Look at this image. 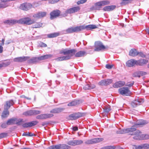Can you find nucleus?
I'll use <instances>...</instances> for the list:
<instances>
[{
	"label": "nucleus",
	"instance_id": "obj_1",
	"mask_svg": "<svg viewBox=\"0 0 149 149\" xmlns=\"http://www.w3.org/2000/svg\"><path fill=\"white\" fill-rule=\"evenodd\" d=\"M96 25H89L85 26L82 25L79 26H77L75 27H71L69 28L65 31L66 33H72L73 32H77L81 31L82 30L86 29L87 30H91L95 29L97 28Z\"/></svg>",
	"mask_w": 149,
	"mask_h": 149
},
{
	"label": "nucleus",
	"instance_id": "obj_2",
	"mask_svg": "<svg viewBox=\"0 0 149 149\" xmlns=\"http://www.w3.org/2000/svg\"><path fill=\"white\" fill-rule=\"evenodd\" d=\"M77 52V50L75 49H72L69 50H61L60 53L63 54L65 56L58 57L55 59L57 61H61L70 59L71 57L74 55V54Z\"/></svg>",
	"mask_w": 149,
	"mask_h": 149
},
{
	"label": "nucleus",
	"instance_id": "obj_3",
	"mask_svg": "<svg viewBox=\"0 0 149 149\" xmlns=\"http://www.w3.org/2000/svg\"><path fill=\"white\" fill-rule=\"evenodd\" d=\"M109 3L110 2L107 0H104L100 1L95 3L94 6L92 7L91 8V9L92 10H99L100 8V6L108 5Z\"/></svg>",
	"mask_w": 149,
	"mask_h": 149
},
{
	"label": "nucleus",
	"instance_id": "obj_4",
	"mask_svg": "<svg viewBox=\"0 0 149 149\" xmlns=\"http://www.w3.org/2000/svg\"><path fill=\"white\" fill-rule=\"evenodd\" d=\"M17 23L26 24L27 25H31L34 23V22L28 17L22 18L18 20H17Z\"/></svg>",
	"mask_w": 149,
	"mask_h": 149
},
{
	"label": "nucleus",
	"instance_id": "obj_5",
	"mask_svg": "<svg viewBox=\"0 0 149 149\" xmlns=\"http://www.w3.org/2000/svg\"><path fill=\"white\" fill-rule=\"evenodd\" d=\"M120 94L123 95L129 96L131 94V91L129 89L126 87L120 88L119 89Z\"/></svg>",
	"mask_w": 149,
	"mask_h": 149
},
{
	"label": "nucleus",
	"instance_id": "obj_6",
	"mask_svg": "<svg viewBox=\"0 0 149 149\" xmlns=\"http://www.w3.org/2000/svg\"><path fill=\"white\" fill-rule=\"evenodd\" d=\"M80 8L78 6H76L67 9L65 14V16H67L68 14L78 12L80 10Z\"/></svg>",
	"mask_w": 149,
	"mask_h": 149
},
{
	"label": "nucleus",
	"instance_id": "obj_7",
	"mask_svg": "<svg viewBox=\"0 0 149 149\" xmlns=\"http://www.w3.org/2000/svg\"><path fill=\"white\" fill-rule=\"evenodd\" d=\"M95 47L94 51L97 52L102 50L105 48V47L102 44V43L100 42H95Z\"/></svg>",
	"mask_w": 149,
	"mask_h": 149
},
{
	"label": "nucleus",
	"instance_id": "obj_8",
	"mask_svg": "<svg viewBox=\"0 0 149 149\" xmlns=\"http://www.w3.org/2000/svg\"><path fill=\"white\" fill-rule=\"evenodd\" d=\"M54 116L53 114L49 113H44L38 115L36 118L38 119H46L52 117Z\"/></svg>",
	"mask_w": 149,
	"mask_h": 149
},
{
	"label": "nucleus",
	"instance_id": "obj_9",
	"mask_svg": "<svg viewBox=\"0 0 149 149\" xmlns=\"http://www.w3.org/2000/svg\"><path fill=\"white\" fill-rule=\"evenodd\" d=\"M32 5L29 3H24L21 4L19 7L20 9L25 11H27L31 8Z\"/></svg>",
	"mask_w": 149,
	"mask_h": 149
},
{
	"label": "nucleus",
	"instance_id": "obj_10",
	"mask_svg": "<svg viewBox=\"0 0 149 149\" xmlns=\"http://www.w3.org/2000/svg\"><path fill=\"white\" fill-rule=\"evenodd\" d=\"M103 140L102 138H96L86 141L85 143L87 144H91L100 142Z\"/></svg>",
	"mask_w": 149,
	"mask_h": 149
},
{
	"label": "nucleus",
	"instance_id": "obj_11",
	"mask_svg": "<svg viewBox=\"0 0 149 149\" xmlns=\"http://www.w3.org/2000/svg\"><path fill=\"white\" fill-rule=\"evenodd\" d=\"M84 116L83 114L81 113H73L69 116V118L71 120H74L82 117Z\"/></svg>",
	"mask_w": 149,
	"mask_h": 149
},
{
	"label": "nucleus",
	"instance_id": "obj_12",
	"mask_svg": "<svg viewBox=\"0 0 149 149\" xmlns=\"http://www.w3.org/2000/svg\"><path fill=\"white\" fill-rule=\"evenodd\" d=\"M61 13V11L58 10H56L53 11L50 13V18L53 19L58 17Z\"/></svg>",
	"mask_w": 149,
	"mask_h": 149
},
{
	"label": "nucleus",
	"instance_id": "obj_13",
	"mask_svg": "<svg viewBox=\"0 0 149 149\" xmlns=\"http://www.w3.org/2000/svg\"><path fill=\"white\" fill-rule=\"evenodd\" d=\"M46 14L45 12H39L34 14L33 17L35 18L39 19L45 16Z\"/></svg>",
	"mask_w": 149,
	"mask_h": 149
},
{
	"label": "nucleus",
	"instance_id": "obj_14",
	"mask_svg": "<svg viewBox=\"0 0 149 149\" xmlns=\"http://www.w3.org/2000/svg\"><path fill=\"white\" fill-rule=\"evenodd\" d=\"M113 81L111 79H107L101 80L99 83V84L101 86L107 85L111 83Z\"/></svg>",
	"mask_w": 149,
	"mask_h": 149
},
{
	"label": "nucleus",
	"instance_id": "obj_15",
	"mask_svg": "<svg viewBox=\"0 0 149 149\" xmlns=\"http://www.w3.org/2000/svg\"><path fill=\"white\" fill-rule=\"evenodd\" d=\"M38 123V122L36 121H33L29 123H25L22 125L24 127H30L36 125Z\"/></svg>",
	"mask_w": 149,
	"mask_h": 149
},
{
	"label": "nucleus",
	"instance_id": "obj_16",
	"mask_svg": "<svg viewBox=\"0 0 149 149\" xmlns=\"http://www.w3.org/2000/svg\"><path fill=\"white\" fill-rule=\"evenodd\" d=\"M141 132L139 130H136L134 132L132 133L130 135H134L133 138L134 139L139 140Z\"/></svg>",
	"mask_w": 149,
	"mask_h": 149
},
{
	"label": "nucleus",
	"instance_id": "obj_17",
	"mask_svg": "<svg viewBox=\"0 0 149 149\" xmlns=\"http://www.w3.org/2000/svg\"><path fill=\"white\" fill-rule=\"evenodd\" d=\"M30 57L29 56H23L17 57L14 59V61L19 62H23L29 59Z\"/></svg>",
	"mask_w": 149,
	"mask_h": 149
},
{
	"label": "nucleus",
	"instance_id": "obj_18",
	"mask_svg": "<svg viewBox=\"0 0 149 149\" xmlns=\"http://www.w3.org/2000/svg\"><path fill=\"white\" fill-rule=\"evenodd\" d=\"M136 65V60L132 59L128 61L126 63V65L128 67H132Z\"/></svg>",
	"mask_w": 149,
	"mask_h": 149
},
{
	"label": "nucleus",
	"instance_id": "obj_19",
	"mask_svg": "<svg viewBox=\"0 0 149 149\" xmlns=\"http://www.w3.org/2000/svg\"><path fill=\"white\" fill-rule=\"evenodd\" d=\"M15 104V102L12 100L6 101V104L4 105V107L6 108L9 109L11 106H13Z\"/></svg>",
	"mask_w": 149,
	"mask_h": 149
},
{
	"label": "nucleus",
	"instance_id": "obj_20",
	"mask_svg": "<svg viewBox=\"0 0 149 149\" xmlns=\"http://www.w3.org/2000/svg\"><path fill=\"white\" fill-rule=\"evenodd\" d=\"M148 62V60L144 59H141L136 60V65L142 66L146 64Z\"/></svg>",
	"mask_w": 149,
	"mask_h": 149
},
{
	"label": "nucleus",
	"instance_id": "obj_21",
	"mask_svg": "<svg viewBox=\"0 0 149 149\" xmlns=\"http://www.w3.org/2000/svg\"><path fill=\"white\" fill-rule=\"evenodd\" d=\"M116 7L115 5H111L105 6L103 8V10L104 11H110L114 9Z\"/></svg>",
	"mask_w": 149,
	"mask_h": 149
},
{
	"label": "nucleus",
	"instance_id": "obj_22",
	"mask_svg": "<svg viewBox=\"0 0 149 149\" xmlns=\"http://www.w3.org/2000/svg\"><path fill=\"white\" fill-rule=\"evenodd\" d=\"M57 149H69L70 148V146L66 144H59L57 145Z\"/></svg>",
	"mask_w": 149,
	"mask_h": 149
},
{
	"label": "nucleus",
	"instance_id": "obj_23",
	"mask_svg": "<svg viewBox=\"0 0 149 149\" xmlns=\"http://www.w3.org/2000/svg\"><path fill=\"white\" fill-rule=\"evenodd\" d=\"M75 56L77 57H79L84 56L86 55V52L84 51H81L76 53L74 54Z\"/></svg>",
	"mask_w": 149,
	"mask_h": 149
},
{
	"label": "nucleus",
	"instance_id": "obj_24",
	"mask_svg": "<svg viewBox=\"0 0 149 149\" xmlns=\"http://www.w3.org/2000/svg\"><path fill=\"white\" fill-rule=\"evenodd\" d=\"M141 101L140 100H136L132 102L131 103V105L132 107L134 108L141 104Z\"/></svg>",
	"mask_w": 149,
	"mask_h": 149
},
{
	"label": "nucleus",
	"instance_id": "obj_25",
	"mask_svg": "<svg viewBox=\"0 0 149 149\" xmlns=\"http://www.w3.org/2000/svg\"><path fill=\"white\" fill-rule=\"evenodd\" d=\"M125 84V82L120 81L115 83L113 85L114 88H118L123 86Z\"/></svg>",
	"mask_w": 149,
	"mask_h": 149
},
{
	"label": "nucleus",
	"instance_id": "obj_26",
	"mask_svg": "<svg viewBox=\"0 0 149 149\" xmlns=\"http://www.w3.org/2000/svg\"><path fill=\"white\" fill-rule=\"evenodd\" d=\"M81 103V102L80 100H74L71 102L69 103L68 105L69 106H74L77 105Z\"/></svg>",
	"mask_w": 149,
	"mask_h": 149
},
{
	"label": "nucleus",
	"instance_id": "obj_27",
	"mask_svg": "<svg viewBox=\"0 0 149 149\" xmlns=\"http://www.w3.org/2000/svg\"><path fill=\"white\" fill-rule=\"evenodd\" d=\"M138 52L134 49H132L129 52V55L132 56H135L138 55Z\"/></svg>",
	"mask_w": 149,
	"mask_h": 149
},
{
	"label": "nucleus",
	"instance_id": "obj_28",
	"mask_svg": "<svg viewBox=\"0 0 149 149\" xmlns=\"http://www.w3.org/2000/svg\"><path fill=\"white\" fill-rule=\"evenodd\" d=\"M4 110L1 115L3 118H5L8 116L9 115V111H8L9 109L6 108L4 107Z\"/></svg>",
	"mask_w": 149,
	"mask_h": 149
},
{
	"label": "nucleus",
	"instance_id": "obj_29",
	"mask_svg": "<svg viewBox=\"0 0 149 149\" xmlns=\"http://www.w3.org/2000/svg\"><path fill=\"white\" fill-rule=\"evenodd\" d=\"M64 110V109L61 108H58L53 109L50 111V112L52 113H58Z\"/></svg>",
	"mask_w": 149,
	"mask_h": 149
},
{
	"label": "nucleus",
	"instance_id": "obj_30",
	"mask_svg": "<svg viewBox=\"0 0 149 149\" xmlns=\"http://www.w3.org/2000/svg\"><path fill=\"white\" fill-rule=\"evenodd\" d=\"M52 57L53 55H52L47 54L39 57V58L40 60V61L50 58Z\"/></svg>",
	"mask_w": 149,
	"mask_h": 149
},
{
	"label": "nucleus",
	"instance_id": "obj_31",
	"mask_svg": "<svg viewBox=\"0 0 149 149\" xmlns=\"http://www.w3.org/2000/svg\"><path fill=\"white\" fill-rule=\"evenodd\" d=\"M135 125L132 126L131 128L126 129V133H130V134L134 132L136 130V128L135 127Z\"/></svg>",
	"mask_w": 149,
	"mask_h": 149
},
{
	"label": "nucleus",
	"instance_id": "obj_32",
	"mask_svg": "<svg viewBox=\"0 0 149 149\" xmlns=\"http://www.w3.org/2000/svg\"><path fill=\"white\" fill-rule=\"evenodd\" d=\"M40 61L39 57H33L32 58L29 60L28 61V62L29 63H35Z\"/></svg>",
	"mask_w": 149,
	"mask_h": 149
},
{
	"label": "nucleus",
	"instance_id": "obj_33",
	"mask_svg": "<svg viewBox=\"0 0 149 149\" xmlns=\"http://www.w3.org/2000/svg\"><path fill=\"white\" fill-rule=\"evenodd\" d=\"M148 122L144 120H137L135 124V127L138 125H142L146 124L148 123Z\"/></svg>",
	"mask_w": 149,
	"mask_h": 149
},
{
	"label": "nucleus",
	"instance_id": "obj_34",
	"mask_svg": "<svg viewBox=\"0 0 149 149\" xmlns=\"http://www.w3.org/2000/svg\"><path fill=\"white\" fill-rule=\"evenodd\" d=\"M4 23L8 24H12L17 23V20L15 19L7 20L4 21Z\"/></svg>",
	"mask_w": 149,
	"mask_h": 149
},
{
	"label": "nucleus",
	"instance_id": "obj_35",
	"mask_svg": "<svg viewBox=\"0 0 149 149\" xmlns=\"http://www.w3.org/2000/svg\"><path fill=\"white\" fill-rule=\"evenodd\" d=\"M59 33L58 32H54L48 34L47 36L49 38H55L58 36Z\"/></svg>",
	"mask_w": 149,
	"mask_h": 149
},
{
	"label": "nucleus",
	"instance_id": "obj_36",
	"mask_svg": "<svg viewBox=\"0 0 149 149\" xmlns=\"http://www.w3.org/2000/svg\"><path fill=\"white\" fill-rule=\"evenodd\" d=\"M95 87V86L94 85H90L89 84H86L84 87L83 88L85 90H89L93 89Z\"/></svg>",
	"mask_w": 149,
	"mask_h": 149
},
{
	"label": "nucleus",
	"instance_id": "obj_37",
	"mask_svg": "<svg viewBox=\"0 0 149 149\" xmlns=\"http://www.w3.org/2000/svg\"><path fill=\"white\" fill-rule=\"evenodd\" d=\"M15 124L18 125H20L22 124V119L21 118L16 119L15 118Z\"/></svg>",
	"mask_w": 149,
	"mask_h": 149
},
{
	"label": "nucleus",
	"instance_id": "obj_38",
	"mask_svg": "<svg viewBox=\"0 0 149 149\" xmlns=\"http://www.w3.org/2000/svg\"><path fill=\"white\" fill-rule=\"evenodd\" d=\"M42 25V23L40 22H36L35 24L33 26V28H39Z\"/></svg>",
	"mask_w": 149,
	"mask_h": 149
},
{
	"label": "nucleus",
	"instance_id": "obj_39",
	"mask_svg": "<svg viewBox=\"0 0 149 149\" xmlns=\"http://www.w3.org/2000/svg\"><path fill=\"white\" fill-rule=\"evenodd\" d=\"M15 119H9L7 122L8 125H10L15 124Z\"/></svg>",
	"mask_w": 149,
	"mask_h": 149
},
{
	"label": "nucleus",
	"instance_id": "obj_40",
	"mask_svg": "<svg viewBox=\"0 0 149 149\" xmlns=\"http://www.w3.org/2000/svg\"><path fill=\"white\" fill-rule=\"evenodd\" d=\"M103 109L104 112L107 113H108L111 110L110 107L109 105L105 106Z\"/></svg>",
	"mask_w": 149,
	"mask_h": 149
},
{
	"label": "nucleus",
	"instance_id": "obj_41",
	"mask_svg": "<svg viewBox=\"0 0 149 149\" xmlns=\"http://www.w3.org/2000/svg\"><path fill=\"white\" fill-rule=\"evenodd\" d=\"M32 115L40 114L41 113L40 111L36 110H31Z\"/></svg>",
	"mask_w": 149,
	"mask_h": 149
},
{
	"label": "nucleus",
	"instance_id": "obj_42",
	"mask_svg": "<svg viewBox=\"0 0 149 149\" xmlns=\"http://www.w3.org/2000/svg\"><path fill=\"white\" fill-rule=\"evenodd\" d=\"M23 136H33L34 135V134H32L31 132H24L22 134Z\"/></svg>",
	"mask_w": 149,
	"mask_h": 149
},
{
	"label": "nucleus",
	"instance_id": "obj_43",
	"mask_svg": "<svg viewBox=\"0 0 149 149\" xmlns=\"http://www.w3.org/2000/svg\"><path fill=\"white\" fill-rule=\"evenodd\" d=\"M117 133L118 134L126 133V129L120 130L117 131Z\"/></svg>",
	"mask_w": 149,
	"mask_h": 149
},
{
	"label": "nucleus",
	"instance_id": "obj_44",
	"mask_svg": "<svg viewBox=\"0 0 149 149\" xmlns=\"http://www.w3.org/2000/svg\"><path fill=\"white\" fill-rule=\"evenodd\" d=\"M23 115L25 116H31L32 111L31 110L25 112L23 113Z\"/></svg>",
	"mask_w": 149,
	"mask_h": 149
},
{
	"label": "nucleus",
	"instance_id": "obj_45",
	"mask_svg": "<svg viewBox=\"0 0 149 149\" xmlns=\"http://www.w3.org/2000/svg\"><path fill=\"white\" fill-rule=\"evenodd\" d=\"M75 146L79 145L82 144L83 141L81 140H75Z\"/></svg>",
	"mask_w": 149,
	"mask_h": 149
},
{
	"label": "nucleus",
	"instance_id": "obj_46",
	"mask_svg": "<svg viewBox=\"0 0 149 149\" xmlns=\"http://www.w3.org/2000/svg\"><path fill=\"white\" fill-rule=\"evenodd\" d=\"M8 6V4L7 3H0V8H4Z\"/></svg>",
	"mask_w": 149,
	"mask_h": 149
},
{
	"label": "nucleus",
	"instance_id": "obj_47",
	"mask_svg": "<svg viewBox=\"0 0 149 149\" xmlns=\"http://www.w3.org/2000/svg\"><path fill=\"white\" fill-rule=\"evenodd\" d=\"M67 144L72 146H75V140L70 141L67 142Z\"/></svg>",
	"mask_w": 149,
	"mask_h": 149
},
{
	"label": "nucleus",
	"instance_id": "obj_48",
	"mask_svg": "<svg viewBox=\"0 0 149 149\" xmlns=\"http://www.w3.org/2000/svg\"><path fill=\"white\" fill-rule=\"evenodd\" d=\"M115 147L114 146H108L104 147L102 149H115Z\"/></svg>",
	"mask_w": 149,
	"mask_h": 149
},
{
	"label": "nucleus",
	"instance_id": "obj_49",
	"mask_svg": "<svg viewBox=\"0 0 149 149\" xmlns=\"http://www.w3.org/2000/svg\"><path fill=\"white\" fill-rule=\"evenodd\" d=\"M142 147L144 149H149V144L145 143L142 144Z\"/></svg>",
	"mask_w": 149,
	"mask_h": 149
},
{
	"label": "nucleus",
	"instance_id": "obj_50",
	"mask_svg": "<svg viewBox=\"0 0 149 149\" xmlns=\"http://www.w3.org/2000/svg\"><path fill=\"white\" fill-rule=\"evenodd\" d=\"M138 55H139V56L143 57V58H146L147 56H146L145 54H144L142 52H138Z\"/></svg>",
	"mask_w": 149,
	"mask_h": 149
},
{
	"label": "nucleus",
	"instance_id": "obj_51",
	"mask_svg": "<svg viewBox=\"0 0 149 149\" xmlns=\"http://www.w3.org/2000/svg\"><path fill=\"white\" fill-rule=\"evenodd\" d=\"M7 136L6 133H3L0 134V139L6 137Z\"/></svg>",
	"mask_w": 149,
	"mask_h": 149
},
{
	"label": "nucleus",
	"instance_id": "obj_52",
	"mask_svg": "<svg viewBox=\"0 0 149 149\" xmlns=\"http://www.w3.org/2000/svg\"><path fill=\"white\" fill-rule=\"evenodd\" d=\"M133 76L134 77H140L139 71L135 72L133 74Z\"/></svg>",
	"mask_w": 149,
	"mask_h": 149
},
{
	"label": "nucleus",
	"instance_id": "obj_53",
	"mask_svg": "<svg viewBox=\"0 0 149 149\" xmlns=\"http://www.w3.org/2000/svg\"><path fill=\"white\" fill-rule=\"evenodd\" d=\"M57 146L56 145H53L50 146L47 149H57Z\"/></svg>",
	"mask_w": 149,
	"mask_h": 149
},
{
	"label": "nucleus",
	"instance_id": "obj_54",
	"mask_svg": "<svg viewBox=\"0 0 149 149\" xmlns=\"http://www.w3.org/2000/svg\"><path fill=\"white\" fill-rule=\"evenodd\" d=\"M87 0H80L79 1H78L77 3L78 5H79L80 4H83L87 1Z\"/></svg>",
	"mask_w": 149,
	"mask_h": 149
},
{
	"label": "nucleus",
	"instance_id": "obj_55",
	"mask_svg": "<svg viewBox=\"0 0 149 149\" xmlns=\"http://www.w3.org/2000/svg\"><path fill=\"white\" fill-rule=\"evenodd\" d=\"M139 140H145V134H141Z\"/></svg>",
	"mask_w": 149,
	"mask_h": 149
},
{
	"label": "nucleus",
	"instance_id": "obj_56",
	"mask_svg": "<svg viewBox=\"0 0 149 149\" xmlns=\"http://www.w3.org/2000/svg\"><path fill=\"white\" fill-rule=\"evenodd\" d=\"M140 77L141 76L145 75L147 74L146 72L143 71H139Z\"/></svg>",
	"mask_w": 149,
	"mask_h": 149
},
{
	"label": "nucleus",
	"instance_id": "obj_57",
	"mask_svg": "<svg viewBox=\"0 0 149 149\" xmlns=\"http://www.w3.org/2000/svg\"><path fill=\"white\" fill-rule=\"evenodd\" d=\"M39 45L41 47H46L47 46L46 44L42 42H40L39 43Z\"/></svg>",
	"mask_w": 149,
	"mask_h": 149
},
{
	"label": "nucleus",
	"instance_id": "obj_58",
	"mask_svg": "<svg viewBox=\"0 0 149 149\" xmlns=\"http://www.w3.org/2000/svg\"><path fill=\"white\" fill-rule=\"evenodd\" d=\"M8 125L7 124V123H2L1 125V127L2 128H6L7 127V125Z\"/></svg>",
	"mask_w": 149,
	"mask_h": 149
},
{
	"label": "nucleus",
	"instance_id": "obj_59",
	"mask_svg": "<svg viewBox=\"0 0 149 149\" xmlns=\"http://www.w3.org/2000/svg\"><path fill=\"white\" fill-rule=\"evenodd\" d=\"M113 67V65L107 64L106 65V68L108 69H111Z\"/></svg>",
	"mask_w": 149,
	"mask_h": 149
},
{
	"label": "nucleus",
	"instance_id": "obj_60",
	"mask_svg": "<svg viewBox=\"0 0 149 149\" xmlns=\"http://www.w3.org/2000/svg\"><path fill=\"white\" fill-rule=\"evenodd\" d=\"M39 6V4L37 3H34L33 4L32 6L34 8L36 7Z\"/></svg>",
	"mask_w": 149,
	"mask_h": 149
},
{
	"label": "nucleus",
	"instance_id": "obj_61",
	"mask_svg": "<svg viewBox=\"0 0 149 149\" xmlns=\"http://www.w3.org/2000/svg\"><path fill=\"white\" fill-rule=\"evenodd\" d=\"M134 84V82L132 81V82L130 84L129 83H127V84L126 85V86H129V87H131Z\"/></svg>",
	"mask_w": 149,
	"mask_h": 149
},
{
	"label": "nucleus",
	"instance_id": "obj_62",
	"mask_svg": "<svg viewBox=\"0 0 149 149\" xmlns=\"http://www.w3.org/2000/svg\"><path fill=\"white\" fill-rule=\"evenodd\" d=\"M143 148L142 147V145L141 146H138L136 147V149H142Z\"/></svg>",
	"mask_w": 149,
	"mask_h": 149
},
{
	"label": "nucleus",
	"instance_id": "obj_63",
	"mask_svg": "<svg viewBox=\"0 0 149 149\" xmlns=\"http://www.w3.org/2000/svg\"><path fill=\"white\" fill-rule=\"evenodd\" d=\"M72 130H74V131H76L78 130V128L77 127H76V126L73 127L72 128Z\"/></svg>",
	"mask_w": 149,
	"mask_h": 149
},
{
	"label": "nucleus",
	"instance_id": "obj_64",
	"mask_svg": "<svg viewBox=\"0 0 149 149\" xmlns=\"http://www.w3.org/2000/svg\"><path fill=\"white\" fill-rule=\"evenodd\" d=\"M145 140L149 139V135L145 134Z\"/></svg>",
	"mask_w": 149,
	"mask_h": 149
}]
</instances>
